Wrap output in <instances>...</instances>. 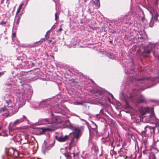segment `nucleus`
Masks as SVG:
<instances>
[{"label": "nucleus", "mask_w": 159, "mask_h": 159, "mask_svg": "<svg viewBox=\"0 0 159 159\" xmlns=\"http://www.w3.org/2000/svg\"><path fill=\"white\" fill-rule=\"evenodd\" d=\"M128 82H136L134 85L136 84L137 88H134L131 92L128 91L127 93H126L127 91V88L126 87L124 91L120 93V98L125 102V106L127 108L129 107L128 100L131 101L137 105L145 102V98L143 95L139 94V92L141 90H143L149 87L150 86L149 84H151V82L155 81L156 78L151 77L137 79L135 77L130 76L128 78Z\"/></svg>", "instance_id": "obj_1"}, {"label": "nucleus", "mask_w": 159, "mask_h": 159, "mask_svg": "<svg viewBox=\"0 0 159 159\" xmlns=\"http://www.w3.org/2000/svg\"><path fill=\"white\" fill-rule=\"evenodd\" d=\"M139 111L143 122L150 123L159 125V120L155 116L152 108L142 107L139 109Z\"/></svg>", "instance_id": "obj_2"}, {"label": "nucleus", "mask_w": 159, "mask_h": 159, "mask_svg": "<svg viewBox=\"0 0 159 159\" xmlns=\"http://www.w3.org/2000/svg\"><path fill=\"white\" fill-rule=\"evenodd\" d=\"M43 120L45 122V124L47 125L49 128H38L42 130V133L54 130L56 129L55 125L62 123L63 121L62 117L59 116L53 117L51 119L46 118L44 119Z\"/></svg>", "instance_id": "obj_3"}, {"label": "nucleus", "mask_w": 159, "mask_h": 159, "mask_svg": "<svg viewBox=\"0 0 159 159\" xmlns=\"http://www.w3.org/2000/svg\"><path fill=\"white\" fill-rule=\"evenodd\" d=\"M4 97L6 104L5 107L0 108V113L6 112L7 113L8 112L9 113H11L10 110L15 106L16 100L13 97L9 94H6Z\"/></svg>", "instance_id": "obj_4"}, {"label": "nucleus", "mask_w": 159, "mask_h": 159, "mask_svg": "<svg viewBox=\"0 0 159 159\" xmlns=\"http://www.w3.org/2000/svg\"><path fill=\"white\" fill-rule=\"evenodd\" d=\"M158 46L156 44H150L149 46L143 48L144 52L147 56V55L149 54L152 51V52L154 56L157 57L159 59V54L158 53Z\"/></svg>", "instance_id": "obj_5"}, {"label": "nucleus", "mask_w": 159, "mask_h": 159, "mask_svg": "<svg viewBox=\"0 0 159 159\" xmlns=\"http://www.w3.org/2000/svg\"><path fill=\"white\" fill-rule=\"evenodd\" d=\"M32 89L31 87L29 85H25L19 92V96H22V98L25 96L31 95L32 93Z\"/></svg>", "instance_id": "obj_6"}, {"label": "nucleus", "mask_w": 159, "mask_h": 159, "mask_svg": "<svg viewBox=\"0 0 159 159\" xmlns=\"http://www.w3.org/2000/svg\"><path fill=\"white\" fill-rule=\"evenodd\" d=\"M35 107L36 109L38 108L39 109L42 108L43 111L46 113H49L52 111L50 109L49 110V108H50V106L45 101L41 102L39 104V106H36Z\"/></svg>", "instance_id": "obj_7"}, {"label": "nucleus", "mask_w": 159, "mask_h": 159, "mask_svg": "<svg viewBox=\"0 0 159 159\" xmlns=\"http://www.w3.org/2000/svg\"><path fill=\"white\" fill-rule=\"evenodd\" d=\"M74 132L69 134V137L70 138L71 143H72L74 141V139H76V141L80 137V130L79 128L75 127L73 130Z\"/></svg>", "instance_id": "obj_8"}, {"label": "nucleus", "mask_w": 159, "mask_h": 159, "mask_svg": "<svg viewBox=\"0 0 159 159\" xmlns=\"http://www.w3.org/2000/svg\"><path fill=\"white\" fill-rule=\"evenodd\" d=\"M154 124L155 125L153 127L148 125L146 126L144 128L145 131L146 132L147 131L151 130L152 129H153L154 132L155 133L156 130H157V132H158L159 131V125H157L156 124Z\"/></svg>", "instance_id": "obj_9"}, {"label": "nucleus", "mask_w": 159, "mask_h": 159, "mask_svg": "<svg viewBox=\"0 0 159 159\" xmlns=\"http://www.w3.org/2000/svg\"><path fill=\"white\" fill-rule=\"evenodd\" d=\"M15 64L17 65L18 68H23V66H25V63L22 61V59L20 57L19 59L18 58L16 59Z\"/></svg>", "instance_id": "obj_10"}, {"label": "nucleus", "mask_w": 159, "mask_h": 159, "mask_svg": "<svg viewBox=\"0 0 159 159\" xmlns=\"http://www.w3.org/2000/svg\"><path fill=\"white\" fill-rule=\"evenodd\" d=\"M6 153L9 156H13L18 153L17 152L12 148H10L6 150Z\"/></svg>", "instance_id": "obj_11"}, {"label": "nucleus", "mask_w": 159, "mask_h": 159, "mask_svg": "<svg viewBox=\"0 0 159 159\" xmlns=\"http://www.w3.org/2000/svg\"><path fill=\"white\" fill-rule=\"evenodd\" d=\"M55 138L57 140L60 142H64L68 138H69L70 140V138L69 137V135H65V136L63 137L62 136L56 135L55 136Z\"/></svg>", "instance_id": "obj_12"}, {"label": "nucleus", "mask_w": 159, "mask_h": 159, "mask_svg": "<svg viewBox=\"0 0 159 159\" xmlns=\"http://www.w3.org/2000/svg\"><path fill=\"white\" fill-rule=\"evenodd\" d=\"M127 150L123 148H121L120 151H118V153L120 157H123L126 159L127 158V156H126Z\"/></svg>", "instance_id": "obj_13"}, {"label": "nucleus", "mask_w": 159, "mask_h": 159, "mask_svg": "<svg viewBox=\"0 0 159 159\" xmlns=\"http://www.w3.org/2000/svg\"><path fill=\"white\" fill-rule=\"evenodd\" d=\"M26 119V117L24 115H23L22 117L19 119L16 120L13 123V125H16L21 122L24 121Z\"/></svg>", "instance_id": "obj_14"}, {"label": "nucleus", "mask_w": 159, "mask_h": 159, "mask_svg": "<svg viewBox=\"0 0 159 159\" xmlns=\"http://www.w3.org/2000/svg\"><path fill=\"white\" fill-rule=\"evenodd\" d=\"M14 85L11 83H7L5 84L4 89L6 91L12 90L13 89Z\"/></svg>", "instance_id": "obj_15"}, {"label": "nucleus", "mask_w": 159, "mask_h": 159, "mask_svg": "<svg viewBox=\"0 0 159 159\" xmlns=\"http://www.w3.org/2000/svg\"><path fill=\"white\" fill-rule=\"evenodd\" d=\"M158 15L157 12L154 11L153 13L152 14V19L155 21H158Z\"/></svg>", "instance_id": "obj_16"}, {"label": "nucleus", "mask_w": 159, "mask_h": 159, "mask_svg": "<svg viewBox=\"0 0 159 159\" xmlns=\"http://www.w3.org/2000/svg\"><path fill=\"white\" fill-rule=\"evenodd\" d=\"M91 92L93 93H98L99 94L101 95L103 93L102 91L99 90L97 89H93L91 90Z\"/></svg>", "instance_id": "obj_17"}, {"label": "nucleus", "mask_w": 159, "mask_h": 159, "mask_svg": "<svg viewBox=\"0 0 159 159\" xmlns=\"http://www.w3.org/2000/svg\"><path fill=\"white\" fill-rule=\"evenodd\" d=\"M106 56L110 59L115 60L116 59L115 55L114 54H113L112 53H107L106 54Z\"/></svg>", "instance_id": "obj_18"}, {"label": "nucleus", "mask_w": 159, "mask_h": 159, "mask_svg": "<svg viewBox=\"0 0 159 159\" xmlns=\"http://www.w3.org/2000/svg\"><path fill=\"white\" fill-rule=\"evenodd\" d=\"M66 127L67 128L72 130H73V129H75V127L74 126L70 123L69 124H67L66 125Z\"/></svg>", "instance_id": "obj_19"}, {"label": "nucleus", "mask_w": 159, "mask_h": 159, "mask_svg": "<svg viewBox=\"0 0 159 159\" xmlns=\"http://www.w3.org/2000/svg\"><path fill=\"white\" fill-rule=\"evenodd\" d=\"M45 39L44 38H42L39 41L36 42L34 43L35 46H37V45L36 44L37 43H39V45H40L41 43L44 42L45 41Z\"/></svg>", "instance_id": "obj_20"}, {"label": "nucleus", "mask_w": 159, "mask_h": 159, "mask_svg": "<svg viewBox=\"0 0 159 159\" xmlns=\"http://www.w3.org/2000/svg\"><path fill=\"white\" fill-rule=\"evenodd\" d=\"M129 20L130 19L128 17V16L127 18L126 17H124L123 18L122 23L126 24Z\"/></svg>", "instance_id": "obj_21"}, {"label": "nucleus", "mask_w": 159, "mask_h": 159, "mask_svg": "<svg viewBox=\"0 0 159 159\" xmlns=\"http://www.w3.org/2000/svg\"><path fill=\"white\" fill-rule=\"evenodd\" d=\"M27 142H28V140L26 138H24V140H23L22 139H20V143L21 144L22 143L23 144H27Z\"/></svg>", "instance_id": "obj_22"}, {"label": "nucleus", "mask_w": 159, "mask_h": 159, "mask_svg": "<svg viewBox=\"0 0 159 159\" xmlns=\"http://www.w3.org/2000/svg\"><path fill=\"white\" fill-rule=\"evenodd\" d=\"M134 69L132 68L130 70V71H126V70H125V74H127L128 73L130 74V73L132 74L134 71Z\"/></svg>", "instance_id": "obj_23"}, {"label": "nucleus", "mask_w": 159, "mask_h": 159, "mask_svg": "<svg viewBox=\"0 0 159 159\" xmlns=\"http://www.w3.org/2000/svg\"><path fill=\"white\" fill-rule=\"evenodd\" d=\"M10 130H11L12 129L11 128V129H10V128H9V132H8L7 130H6L4 131V134L6 136L8 135V134H10Z\"/></svg>", "instance_id": "obj_24"}, {"label": "nucleus", "mask_w": 159, "mask_h": 159, "mask_svg": "<svg viewBox=\"0 0 159 159\" xmlns=\"http://www.w3.org/2000/svg\"><path fill=\"white\" fill-rule=\"evenodd\" d=\"M92 126L93 127V129H96L97 128V125L93 122L92 121Z\"/></svg>", "instance_id": "obj_25"}, {"label": "nucleus", "mask_w": 159, "mask_h": 159, "mask_svg": "<svg viewBox=\"0 0 159 159\" xmlns=\"http://www.w3.org/2000/svg\"><path fill=\"white\" fill-rule=\"evenodd\" d=\"M29 144H26L25 146H21V148L23 149V150H25L27 148H29Z\"/></svg>", "instance_id": "obj_26"}, {"label": "nucleus", "mask_w": 159, "mask_h": 159, "mask_svg": "<svg viewBox=\"0 0 159 159\" xmlns=\"http://www.w3.org/2000/svg\"><path fill=\"white\" fill-rule=\"evenodd\" d=\"M95 1H96V2L95 3L96 6L98 7H99L100 6V0H95Z\"/></svg>", "instance_id": "obj_27"}, {"label": "nucleus", "mask_w": 159, "mask_h": 159, "mask_svg": "<svg viewBox=\"0 0 159 159\" xmlns=\"http://www.w3.org/2000/svg\"><path fill=\"white\" fill-rule=\"evenodd\" d=\"M152 151H153L155 153H157L158 152V150L157 148L156 147H153L152 149Z\"/></svg>", "instance_id": "obj_28"}, {"label": "nucleus", "mask_w": 159, "mask_h": 159, "mask_svg": "<svg viewBox=\"0 0 159 159\" xmlns=\"http://www.w3.org/2000/svg\"><path fill=\"white\" fill-rule=\"evenodd\" d=\"M7 22V21H5L4 20H2L0 22V25H4L5 24H6Z\"/></svg>", "instance_id": "obj_29"}, {"label": "nucleus", "mask_w": 159, "mask_h": 159, "mask_svg": "<svg viewBox=\"0 0 159 159\" xmlns=\"http://www.w3.org/2000/svg\"><path fill=\"white\" fill-rule=\"evenodd\" d=\"M52 146L51 145V146L49 147H45V149L46 150H48L49 149H50V148L52 147Z\"/></svg>", "instance_id": "obj_30"}, {"label": "nucleus", "mask_w": 159, "mask_h": 159, "mask_svg": "<svg viewBox=\"0 0 159 159\" xmlns=\"http://www.w3.org/2000/svg\"><path fill=\"white\" fill-rule=\"evenodd\" d=\"M152 157L150 158V159H151L152 158V159H156V156L155 154H152Z\"/></svg>", "instance_id": "obj_31"}, {"label": "nucleus", "mask_w": 159, "mask_h": 159, "mask_svg": "<svg viewBox=\"0 0 159 159\" xmlns=\"http://www.w3.org/2000/svg\"><path fill=\"white\" fill-rule=\"evenodd\" d=\"M109 140V139L107 138H102V141L103 142H106L108 141Z\"/></svg>", "instance_id": "obj_32"}, {"label": "nucleus", "mask_w": 159, "mask_h": 159, "mask_svg": "<svg viewBox=\"0 0 159 159\" xmlns=\"http://www.w3.org/2000/svg\"><path fill=\"white\" fill-rule=\"evenodd\" d=\"M100 112L103 115H104L105 113L104 112V109H102L100 111Z\"/></svg>", "instance_id": "obj_33"}, {"label": "nucleus", "mask_w": 159, "mask_h": 159, "mask_svg": "<svg viewBox=\"0 0 159 159\" xmlns=\"http://www.w3.org/2000/svg\"><path fill=\"white\" fill-rule=\"evenodd\" d=\"M16 36V34L15 33H12V39H13V38L15 37Z\"/></svg>", "instance_id": "obj_34"}, {"label": "nucleus", "mask_w": 159, "mask_h": 159, "mask_svg": "<svg viewBox=\"0 0 159 159\" xmlns=\"http://www.w3.org/2000/svg\"><path fill=\"white\" fill-rule=\"evenodd\" d=\"M24 5V4L23 3H22L19 6V8H18V9H20V10H21V9L22 8V6Z\"/></svg>", "instance_id": "obj_35"}, {"label": "nucleus", "mask_w": 159, "mask_h": 159, "mask_svg": "<svg viewBox=\"0 0 159 159\" xmlns=\"http://www.w3.org/2000/svg\"><path fill=\"white\" fill-rule=\"evenodd\" d=\"M75 116H77L80 119V120H82V121H85V122H87V121H86L85 120H84V119H82L80 118V116H77V115H76Z\"/></svg>", "instance_id": "obj_36"}, {"label": "nucleus", "mask_w": 159, "mask_h": 159, "mask_svg": "<svg viewBox=\"0 0 159 159\" xmlns=\"http://www.w3.org/2000/svg\"><path fill=\"white\" fill-rule=\"evenodd\" d=\"M152 21H151L150 22V23H149V25L150 26V27H152L153 26V25L152 24Z\"/></svg>", "instance_id": "obj_37"}, {"label": "nucleus", "mask_w": 159, "mask_h": 159, "mask_svg": "<svg viewBox=\"0 0 159 159\" xmlns=\"http://www.w3.org/2000/svg\"><path fill=\"white\" fill-rule=\"evenodd\" d=\"M20 19V18H19L18 19L17 21L16 22V24L17 25H18L19 24Z\"/></svg>", "instance_id": "obj_38"}, {"label": "nucleus", "mask_w": 159, "mask_h": 159, "mask_svg": "<svg viewBox=\"0 0 159 159\" xmlns=\"http://www.w3.org/2000/svg\"><path fill=\"white\" fill-rule=\"evenodd\" d=\"M62 28H61V26H60V28L58 30V31L59 32H61V31H62Z\"/></svg>", "instance_id": "obj_39"}, {"label": "nucleus", "mask_w": 159, "mask_h": 159, "mask_svg": "<svg viewBox=\"0 0 159 159\" xmlns=\"http://www.w3.org/2000/svg\"><path fill=\"white\" fill-rule=\"evenodd\" d=\"M4 74V72H0V77L2 75H3Z\"/></svg>", "instance_id": "obj_40"}, {"label": "nucleus", "mask_w": 159, "mask_h": 159, "mask_svg": "<svg viewBox=\"0 0 159 159\" xmlns=\"http://www.w3.org/2000/svg\"><path fill=\"white\" fill-rule=\"evenodd\" d=\"M20 10L19 9H18L16 12V14H18L20 12Z\"/></svg>", "instance_id": "obj_41"}, {"label": "nucleus", "mask_w": 159, "mask_h": 159, "mask_svg": "<svg viewBox=\"0 0 159 159\" xmlns=\"http://www.w3.org/2000/svg\"><path fill=\"white\" fill-rule=\"evenodd\" d=\"M57 13H55V20H57Z\"/></svg>", "instance_id": "obj_42"}, {"label": "nucleus", "mask_w": 159, "mask_h": 159, "mask_svg": "<svg viewBox=\"0 0 159 159\" xmlns=\"http://www.w3.org/2000/svg\"><path fill=\"white\" fill-rule=\"evenodd\" d=\"M95 132H96V134L97 135H98V130H95Z\"/></svg>", "instance_id": "obj_43"}, {"label": "nucleus", "mask_w": 159, "mask_h": 159, "mask_svg": "<svg viewBox=\"0 0 159 159\" xmlns=\"http://www.w3.org/2000/svg\"><path fill=\"white\" fill-rule=\"evenodd\" d=\"M125 39H128V37L127 36H125Z\"/></svg>", "instance_id": "obj_44"}, {"label": "nucleus", "mask_w": 159, "mask_h": 159, "mask_svg": "<svg viewBox=\"0 0 159 159\" xmlns=\"http://www.w3.org/2000/svg\"><path fill=\"white\" fill-rule=\"evenodd\" d=\"M110 94L111 95V97L113 99V95L110 93Z\"/></svg>", "instance_id": "obj_45"}, {"label": "nucleus", "mask_w": 159, "mask_h": 159, "mask_svg": "<svg viewBox=\"0 0 159 159\" xmlns=\"http://www.w3.org/2000/svg\"><path fill=\"white\" fill-rule=\"evenodd\" d=\"M4 1V0H2V1H1V3L2 4H3Z\"/></svg>", "instance_id": "obj_46"}, {"label": "nucleus", "mask_w": 159, "mask_h": 159, "mask_svg": "<svg viewBox=\"0 0 159 159\" xmlns=\"http://www.w3.org/2000/svg\"><path fill=\"white\" fill-rule=\"evenodd\" d=\"M54 51L56 52L57 51V50L56 48H55V49L54 50Z\"/></svg>", "instance_id": "obj_47"}, {"label": "nucleus", "mask_w": 159, "mask_h": 159, "mask_svg": "<svg viewBox=\"0 0 159 159\" xmlns=\"http://www.w3.org/2000/svg\"><path fill=\"white\" fill-rule=\"evenodd\" d=\"M49 31H50V30H49V31H48V32H47V33H46V34L45 35V37L47 36V33H48V32H49Z\"/></svg>", "instance_id": "obj_48"}, {"label": "nucleus", "mask_w": 159, "mask_h": 159, "mask_svg": "<svg viewBox=\"0 0 159 159\" xmlns=\"http://www.w3.org/2000/svg\"><path fill=\"white\" fill-rule=\"evenodd\" d=\"M55 2H57L58 0H53Z\"/></svg>", "instance_id": "obj_49"}, {"label": "nucleus", "mask_w": 159, "mask_h": 159, "mask_svg": "<svg viewBox=\"0 0 159 159\" xmlns=\"http://www.w3.org/2000/svg\"><path fill=\"white\" fill-rule=\"evenodd\" d=\"M54 26H55V25H53L52 26V28H51V29H52V28H53V27H54Z\"/></svg>", "instance_id": "obj_50"}, {"label": "nucleus", "mask_w": 159, "mask_h": 159, "mask_svg": "<svg viewBox=\"0 0 159 159\" xmlns=\"http://www.w3.org/2000/svg\"><path fill=\"white\" fill-rule=\"evenodd\" d=\"M2 126H0V130H1L2 129Z\"/></svg>", "instance_id": "obj_51"}, {"label": "nucleus", "mask_w": 159, "mask_h": 159, "mask_svg": "<svg viewBox=\"0 0 159 159\" xmlns=\"http://www.w3.org/2000/svg\"><path fill=\"white\" fill-rule=\"evenodd\" d=\"M67 46L69 48H71L72 47L71 46H68V45H67Z\"/></svg>", "instance_id": "obj_52"}, {"label": "nucleus", "mask_w": 159, "mask_h": 159, "mask_svg": "<svg viewBox=\"0 0 159 159\" xmlns=\"http://www.w3.org/2000/svg\"><path fill=\"white\" fill-rule=\"evenodd\" d=\"M77 104H78V105H80V104H81V103H78Z\"/></svg>", "instance_id": "obj_53"}, {"label": "nucleus", "mask_w": 159, "mask_h": 159, "mask_svg": "<svg viewBox=\"0 0 159 159\" xmlns=\"http://www.w3.org/2000/svg\"><path fill=\"white\" fill-rule=\"evenodd\" d=\"M87 0H84V1L86 2Z\"/></svg>", "instance_id": "obj_54"}, {"label": "nucleus", "mask_w": 159, "mask_h": 159, "mask_svg": "<svg viewBox=\"0 0 159 159\" xmlns=\"http://www.w3.org/2000/svg\"><path fill=\"white\" fill-rule=\"evenodd\" d=\"M115 32V31H113V32H112V33H114Z\"/></svg>", "instance_id": "obj_55"}, {"label": "nucleus", "mask_w": 159, "mask_h": 159, "mask_svg": "<svg viewBox=\"0 0 159 159\" xmlns=\"http://www.w3.org/2000/svg\"><path fill=\"white\" fill-rule=\"evenodd\" d=\"M19 42H17V44H19Z\"/></svg>", "instance_id": "obj_56"}, {"label": "nucleus", "mask_w": 159, "mask_h": 159, "mask_svg": "<svg viewBox=\"0 0 159 159\" xmlns=\"http://www.w3.org/2000/svg\"><path fill=\"white\" fill-rule=\"evenodd\" d=\"M143 152L144 153H145V151H143Z\"/></svg>", "instance_id": "obj_57"}, {"label": "nucleus", "mask_w": 159, "mask_h": 159, "mask_svg": "<svg viewBox=\"0 0 159 159\" xmlns=\"http://www.w3.org/2000/svg\"><path fill=\"white\" fill-rule=\"evenodd\" d=\"M25 77L24 76V77H23L22 78H24Z\"/></svg>", "instance_id": "obj_58"}, {"label": "nucleus", "mask_w": 159, "mask_h": 159, "mask_svg": "<svg viewBox=\"0 0 159 159\" xmlns=\"http://www.w3.org/2000/svg\"><path fill=\"white\" fill-rule=\"evenodd\" d=\"M22 80H23V81H24V80H23L22 79H21Z\"/></svg>", "instance_id": "obj_59"}, {"label": "nucleus", "mask_w": 159, "mask_h": 159, "mask_svg": "<svg viewBox=\"0 0 159 159\" xmlns=\"http://www.w3.org/2000/svg\"><path fill=\"white\" fill-rule=\"evenodd\" d=\"M51 115H53V114H52V113H51Z\"/></svg>", "instance_id": "obj_60"}, {"label": "nucleus", "mask_w": 159, "mask_h": 159, "mask_svg": "<svg viewBox=\"0 0 159 159\" xmlns=\"http://www.w3.org/2000/svg\"><path fill=\"white\" fill-rule=\"evenodd\" d=\"M1 135V134L0 133V136Z\"/></svg>", "instance_id": "obj_61"}, {"label": "nucleus", "mask_w": 159, "mask_h": 159, "mask_svg": "<svg viewBox=\"0 0 159 159\" xmlns=\"http://www.w3.org/2000/svg\"><path fill=\"white\" fill-rule=\"evenodd\" d=\"M132 65H133V66H134V65H133V63H132Z\"/></svg>", "instance_id": "obj_62"}, {"label": "nucleus", "mask_w": 159, "mask_h": 159, "mask_svg": "<svg viewBox=\"0 0 159 159\" xmlns=\"http://www.w3.org/2000/svg\"><path fill=\"white\" fill-rule=\"evenodd\" d=\"M6 116H7V117H8V116L7 115Z\"/></svg>", "instance_id": "obj_63"}, {"label": "nucleus", "mask_w": 159, "mask_h": 159, "mask_svg": "<svg viewBox=\"0 0 159 159\" xmlns=\"http://www.w3.org/2000/svg\"><path fill=\"white\" fill-rule=\"evenodd\" d=\"M8 0H7V1Z\"/></svg>", "instance_id": "obj_64"}]
</instances>
